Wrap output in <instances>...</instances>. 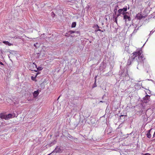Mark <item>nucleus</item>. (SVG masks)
Returning a JSON list of instances; mask_svg holds the SVG:
<instances>
[{"label":"nucleus","instance_id":"f257e3e1","mask_svg":"<svg viewBox=\"0 0 155 155\" xmlns=\"http://www.w3.org/2000/svg\"><path fill=\"white\" fill-rule=\"evenodd\" d=\"M142 53V50H139L138 51L134 52L132 54L131 58H129L128 60L127 64H131L132 61H136L138 63L139 62L143 61V56Z\"/></svg>","mask_w":155,"mask_h":155},{"label":"nucleus","instance_id":"f03ea898","mask_svg":"<svg viewBox=\"0 0 155 155\" xmlns=\"http://www.w3.org/2000/svg\"><path fill=\"white\" fill-rule=\"evenodd\" d=\"M150 96L148 95H146L143 98L144 102L145 103H147L150 100Z\"/></svg>","mask_w":155,"mask_h":155},{"label":"nucleus","instance_id":"7ed1b4c3","mask_svg":"<svg viewBox=\"0 0 155 155\" xmlns=\"http://www.w3.org/2000/svg\"><path fill=\"white\" fill-rule=\"evenodd\" d=\"M68 33L71 34V36L73 37L74 36H77L78 32L73 31H68Z\"/></svg>","mask_w":155,"mask_h":155},{"label":"nucleus","instance_id":"20e7f679","mask_svg":"<svg viewBox=\"0 0 155 155\" xmlns=\"http://www.w3.org/2000/svg\"><path fill=\"white\" fill-rule=\"evenodd\" d=\"M136 17L138 20H140L144 18V17L140 13H138L137 14Z\"/></svg>","mask_w":155,"mask_h":155},{"label":"nucleus","instance_id":"39448f33","mask_svg":"<svg viewBox=\"0 0 155 155\" xmlns=\"http://www.w3.org/2000/svg\"><path fill=\"white\" fill-rule=\"evenodd\" d=\"M61 150L60 147L57 146L56 147L55 149L52 152L58 153L61 152Z\"/></svg>","mask_w":155,"mask_h":155},{"label":"nucleus","instance_id":"423d86ee","mask_svg":"<svg viewBox=\"0 0 155 155\" xmlns=\"http://www.w3.org/2000/svg\"><path fill=\"white\" fill-rule=\"evenodd\" d=\"M127 10V8L126 7L122 9H119L117 11L118 13H120V12H122L123 11L124 12H126Z\"/></svg>","mask_w":155,"mask_h":155},{"label":"nucleus","instance_id":"0eeeda50","mask_svg":"<svg viewBox=\"0 0 155 155\" xmlns=\"http://www.w3.org/2000/svg\"><path fill=\"white\" fill-rule=\"evenodd\" d=\"M123 17H124V20H126V19H127L129 21H130V20L131 19H130V17L127 15L126 14L124 15Z\"/></svg>","mask_w":155,"mask_h":155},{"label":"nucleus","instance_id":"6e6552de","mask_svg":"<svg viewBox=\"0 0 155 155\" xmlns=\"http://www.w3.org/2000/svg\"><path fill=\"white\" fill-rule=\"evenodd\" d=\"M39 94V93L38 91H35L33 93V96L35 97H37Z\"/></svg>","mask_w":155,"mask_h":155},{"label":"nucleus","instance_id":"1a4fd4ad","mask_svg":"<svg viewBox=\"0 0 155 155\" xmlns=\"http://www.w3.org/2000/svg\"><path fill=\"white\" fill-rule=\"evenodd\" d=\"M6 116H7V120L10 118H12L13 117V115L12 114H8V115H6Z\"/></svg>","mask_w":155,"mask_h":155},{"label":"nucleus","instance_id":"9d476101","mask_svg":"<svg viewBox=\"0 0 155 155\" xmlns=\"http://www.w3.org/2000/svg\"><path fill=\"white\" fill-rule=\"evenodd\" d=\"M2 119H4L5 120H7V116L6 115H1L0 117Z\"/></svg>","mask_w":155,"mask_h":155},{"label":"nucleus","instance_id":"9b49d317","mask_svg":"<svg viewBox=\"0 0 155 155\" xmlns=\"http://www.w3.org/2000/svg\"><path fill=\"white\" fill-rule=\"evenodd\" d=\"M3 42L5 45H7L9 46H11L12 45L11 43H9L8 41H3Z\"/></svg>","mask_w":155,"mask_h":155},{"label":"nucleus","instance_id":"f8f14e48","mask_svg":"<svg viewBox=\"0 0 155 155\" xmlns=\"http://www.w3.org/2000/svg\"><path fill=\"white\" fill-rule=\"evenodd\" d=\"M76 25V22H73L72 23V25H71V27L72 28H74L75 27Z\"/></svg>","mask_w":155,"mask_h":155},{"label":"nucleus","instance_id":"ddd939ff","mask_svg":"<svg viewBox=\"0 0 155 155\" xmlns=\"http://www.w3.org/2000/svg\"><path fill=\"white\" fill-rule=\"evenodd\" d=\"M146 135L147 137L149 138H150L151 137L150 134L149 133H147Z\"/></svg>","mask_w":155,"mask_h":155},{"label":"nucleus","instance_id":"4468645a","mask_svg":"<svg viewBox=\"0 0 155 155\" xmlns=\"http://www.w3.org/2000/svg\"><path fill=\"white\" fill-rule=\"evenodd\" d=\"M43 69V68L41 67H39L37 68V70H38L39 71Z\"/></svg>","mask_w":155,"mask_h":155},{"label":"nucleus","instance_id":"2eb2a0df","mask_svg":"<svg viewBox=\"0 0 155 155\" xmlns=\"http://www.w3.org/2000/svg\"><path fill=\"white\" fill-rule=\"evenodd\" d=\"M153 138H155V132L153 135ZM153 141H155V138L153 139Z\"/></svg>","mask_w":155,"mask_h":155},{"label":"nucleus","instance_id":"dca6fc26","mask_svg":"<svg viewBox=\"0 0 155 155\" xmlns=\"http://www.w3.org/2000/svg\"><path fill=\"white\" fill-rule=\"evenodd\" d=\"M125 12L123 11L122 12V14L124 16V15H126V13H127V12Z\"/></svg>","mask_w":155,"mask_h":155},{"label":"nucleus","instance_id":"f3484780","mask_svg":"<svg viewBox=\"0 0 155 155\" xmlns=\"http://www.w3.org/2000/svg\"><path fill=\"white\" fill-rule=\"evenodd\" d=\"M121 14H122V12H120V13H118V14L117 15V17L120 16Z\"/></svg>","mask_w":155,"mask_h":155},{"label":"nucleus","instance_id":"a211bd4d","mask_svg":"<svg viewBox=\"0 0 155 155\" xmlns=\"http://www.w3.org/2000/svg\"><path fill=\"white\" fill-rule=\"evenodd\" d=\"M151 130H152V129H151L150 130H148L147 131V133H150V131H151Z\"/></svg>","mask_w":155,"mask_h":155},{"label":"nucleus","instance_id":"6ab92c4d","mask_svg":"<svg viewBox=\"0 0 155 155\" xmlns=\"http://www.w3.org/2000/svg\"><path fill=\"white\" fill-rule=\"evenodd\" d=\"M101 31H102V30H101V29L98 28L97 30H95V31H100L101 32Z\"/></svg>","mask_w":155,"mask_h":155},{"label":"nucleus","instance_id":"aec40b11","mask_svg":"<svg viewBox=\"0 0 155 155\" xmlns=\"http://www.w3.org/2000/svg\"><path fill=\"white\" fill-rule=\"evenodd\" d=\"M51 15L52 16H53V17L54 16H55V14H54V13L53 12H52L51 13Z\"/></svg>","mask_w":155,"mask_h":155},{"label":"nucleus","instance_id":"412c9836","mask_svg":"<svg viewBox=\"0 0 155 155\" xmlns=\"http://www.w3.org/2000/svg\"><path fill=\"white\" fill-rule=\"evenodd\" d=\"M114 22L117 23V18H115V21H114Z\"/></svg>","mask_w":155,"mask_h":155},{"label":"nucleus","instance_id":"4be33fe9","mask_svg":"<svg viewBox=\"0 0 155 155\" xmlns=\"http://www.w3.org/2000/svg\"><path fill=\"white\" fill-rule=\"evenodd\" d=\"M0 64L2 65H3V63L1 61H0Z\"/></svg>","mask_w":155,"mask_h":155},{"label":"nucleus","instance_id":"5701e85b","mask_svg":"<svg viewBox=\"0 0 155 155\" xmlns=\"http://www.w3.org/2000/svg\"><path fill=\"white\" fill-rule=\"evenodd\" d=\"M144 155H150V154L149 153H145Z\"/></svg>","mask_w":155,"mask_h":155},{"label":"nucleus","instance_id":"b1692460","mask_svg":"<svg viewBox=\"0 0 155 155\" xmlns=\"http://www.w3.org/2000/svg\"><path fill=\"white\" fill-rule=\"evenodd\" d=\"M39 74V73H37L36 74V76H35V78H36V77L37 76V75H38V74Z\"/></svg>","mask_w":155,"mask_h":155},{"label":"nucleus","instance_id":"393cba45","mask_svg":"<svg viewBox=\"0 0 155 155\" xmlns=\"http://www.w3.org/2000/svg\"><path fill=\"white\" fill-rule=\"evenodd\" d=\"M105 31V30L104 29H103V30H102V31H101V32H104V31Z\"/></svg>","mask_w":155,"mask_h":155},{"label":"nucleus","instance_id":"a878e982","mask_svg":"<svg viewBox=\"0 0 155 155\" xmlns=\"http://www.w3.org/2000/svg\"><path fill=\"white\" fill-rule=\"evenodd\" d=\"M38 70H37H37H34V71H35V72H37Z\"/></svg>","mask_w":155,"mask_h":155},{"label":"nucleus","instance_id":"bb28decb","mask_svg":"<svg viewBox=\"0 0 155 155\" xmlns=\"http://www.w3.org/2000/svg\"><path fill=\"white\" fill-rule=\"evenodd\" d=\"M35 66L36 68H37V66L36 64H35Z\"/></svg>","mask_w":155,"mask_h":155},{"label":"nucleus","instance_id":"cd10ccee","mask_svg":"<svg viewBox=\"0 0 155 155\" xmlns=\"http://www.w3.org/2000/svg\"><path fill=\"white\" fill-rule=\"evenodd\" d=\"M100 102H102H102H103V101H100Z\"/></svg>","mask_w":155,"mask_h":155},{"label":"nucleus","instance_id":"c85d7f7f","mask_svg":"<svg viewBox=\"0 0 155 155\" xmlns=\"http://www.w3.org/2000/svg\"><path fill=\"white\" fill-rule=\"evenodd\" d=\"M97 27L98 28H99V26L98 25H97Z\"/></svg>","mask_w":155,"mask_h":155},{"label":"nucleus","instance_id":"c756f323","mask_svg":"<svg viewBox=\"0 0 155 155\" xmlns=\"http://www.w3.org/2000/svg\"><path fill=\"white\" fill-rule=\"evenodd\" d=\"M123 116V115H120V117H122V116Z\"/></svg>","mask_w":155,"mask_h":155},{"label":"nucleus","instance_id":"7c9ffc66","mask_svg":"<svg viewBox=\"0 0 155 155\" xmlns=\"http://www.w3.org/2000/svg\"><path fill=\"white\" fill-rule=\"evenodd\" d=\"M35 63H33V64H34L35 65Z\"/></svg>","mask_w":155,"mask_h":155},{"label":"nucleus","instance_id":"2f4dec72","mask_svg":"<svg viewBox=\"0 0 155 155\" xmlns=\"http://www.w3.org/2000/svg\"><path fill=\"white\" fill-rule=\"evenodd\" d=\"M34 46L35 47V46H35V44L34 45Z\"/></svg>","mask_w":155,"mask_h":155},{"label":"nucleus","instance_id":"473e14b6","mask_svg":"<svg viewBox=\"0 0 155 155\" xmlns=\"http://www.w3.org/2000/svg\"><path fill=\"white\" fill-rule=\"evenodd\" d=\"M59 97H60V96L59 97H58V99L59 98Z\"/></svg>","mask_w":155,"mask_h":155}]
</instances>
